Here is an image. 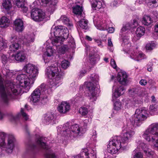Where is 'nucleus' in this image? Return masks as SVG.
Segmentation results:
<instances>
[{
    "label": "nucleus",
    "mask_w": 158,
    "mask_h": 158,
    "mask_svg": "<svg viewBox=\"0 0 158 158\" xmlns=\"http://www.w3.org/2000/svg\"><path fill=\"white\" fill-rule=\"evenodd\" d=\"M148 116V111L145 108L137 109L131 118L124 123L122 128V137L115 136L108 142L107 145L108 152L113 154L126 149L128 144L131 141L135 133L134 125L140 126L141 122L146 119Z\"/></svg>",
    "instance_id": "f257e3e1"
},
{
    "label": "nucleus",
    "mask_w": 158,
    "mask_h": 158,
    "mask_svg": "<svg viewBox=\"0 0 158 158\" xmlns=\"http://www.w3.org/2000/svg\"><path fill=\"white\" fill-rule=\"evenodd\" d=\"M25 74H19L16 78V84L10 82L6 84L5 87L3 83V80L0 75V95L2 101L7 103L10 99H16L22 88L29 89L36 79L38 74L37 68L34 65L29 63L23 69Z\"/></svg>",
    "instance_id": "f03ea898"
},
{
    "label": "nucleus",
    "mask_w": 158,
    "mask_h": 158,
    "mask_svg": "<svg viewBox=\"0 0 158 158\" xmlns=\"http://www.w3.org/2000/svg\"><path fill=\"white\" fill-rule=\"evenodd\" d=\"M47 69V74L50 79L49 83L50 86L43 83L33 91L29 99L34 105H36L39 102L40 97L42 102L46 103L51 93V88L54 87L56 88L61 84L63 73L58 67L57 63H56L53 65L48 67Z\"/></svg>",
    "instance_id": "7ed1b4c3"
},
{
    "label": "nucleus",
    "mask_w": 158,
    "mask_h": 158,
    "mask_svg": "<svg viewBox=\"0 0 158 158\" xmlns=\"http://www.w3.org/2000/svg\"><path fill=\"white\" fill-rule=\"evenodd\" d=\"M47 138L40 136L37 139L36 141V144L29 143L27 145L26 151L27 153L33 152L39 148H42L45 150V156L46 158H56L48 146L46 144Z\"/></svg>",
    "instance_id": "20e7f679"
},
{
    "label": "nucleus",
    "mask_w": 158,
    "mask_h": 158,
    "mask_svg": "<svg viewBox=\"0 0 158 158\" xmlns=\"http://www.w3.org/2000/svg\"><path fill=\"white\" fill-rule=\"evenodd\" d=\"M16 140L12 135L2 132L0 133V158L4 155L1 153V149L8 153L12 152L15 147Z\"/></svg>",
    "instance_id": "39448f33"
},
{
    "label": "nucleus",
    "mask_w": 158,
    "mask_h": 158,
    "mask_svg": "<svg viewBox=\"0 0 158 158\" xmlns=\"http://www.w3.org/2000/svg\"><path fill=\"white\" fill-rule=\"evenodd\" d=\"M143 89L140 88H133L129 90V95L133 97L131 99H127L125 102V108H134L142 103V98L144 95Z\"/></svg>",
    "instance_id": "423d86ee"
},
{
    "label": "nucleus",
    "mask_w": 158,
    "mask_h": 158,
    "mask_svg": "<svg viewBox=\"0 0 158 158\" xmlns=\"http://www.w3.org/2000/svg\"><path fill=\"white\" fill-rule=\"evenodd\" d=\"M91 122V119H85L81 123L80 126L77 124L71 125L70 127V141L73 142L82 136Z\"/></svg>",
    "instance_id": "0eeeda50"
},
{
    "label": "nucleus",
    "mask_w": 158,
    "mask_h": 158,
    "mask_svg": "<svg viewBox=\"0 0 158 158\" xmlns=\"http://www.w3.org/2000/svg\"><path fill=\"white\" fill-rule=\"evenodd\" d=\"M88 79L89 81L85 82V84L89 91L90 99L92 101H95L100 92L99 76L97 74L93 73L91 74Z\"/></svg>",
    "instance_id": "6e6552de"
},
{
    "label": "nucleus",
    "mask_w": 158,
    "mask_h": 158,
    "mask_svg": "<svg viewBox=\"0 0 158 158\" xmlns=\"http://www.w3.org/2000/svg\"><path fill=\"white\" fill-rule=\"evenodd\" d=\"M97 133L95 131H93V134L90 139L89 142L87 143V145L89 144V147L90 149L88 151L87 148L83 149L79 154L80 156L79 158H97V151L96 144L97 142Z\"/></svg>",
    "instance_id": "1a4fd4ad"
},
{
    "label": "nucleus",
    "mask_w": 158,
    "mask_h": 158,
    "mask_svg": "<svg viewBox=\"0 0 158 158\" xmlns=\"http://www.w3.org/2000/svg\"><path fill=\"white\" fill-rule=\"evenodd\" d=\"M128 37L125 36H122V46L123 48V51L128 53L130 54V57L136 61H139L143 59L146 58L145 55L142 52H140L139 54L135 53L134 51L129 50L130 48L131 47V44L129 41Z\"/></svg>",
    "instance_id": "9d476101"
},
{
    "label": "nucleus",
    "mask_w": 158,
    "mask_h": 158,
    "mask_svg": "<svg viewBox=\"0 0 158 158\" xmlns=\"http://www.w3.org/2000/svg\"><path fill=\"white\" fill-rule=\"evenodd\" d=\"M142 136L147 141L154 142L156 138L158 137V123H153L150 125Z\"/></svg>",
    "instance_id": "9b49d317"
},
{
    "label": "nucleus",
    "mask_w": 158,
    "mask_h": 158,
    "mask_svg": "<svg viewBox=\"0 0 158 158\" xmlns=\"http://www.w3.org/2000/svg\"><path fill=\"white\" fill-rule=\"evenodd\" d=\"M50 34L53 37V35L55 37L53 39L57 38L63 39V40L67 39L69 35L68 29L61 26L55 27L53 29H52Z\"/></svg>",
    "instance_id": "f8f14e48"
},
{
    "label": "nucleus",
    "mask_w": 158,
    "mask_h": 158,
    "mask_svg": "<svg viewBox=\"0 0 158 158\" xmlns=\"http://www.w3.org/2000/svg\"><path fill=\"white\" fill-rule=\"evenodd\" d=\"M65 40L63 39H54L52 40V43L53 47H55L58 52L61 54H64L69 50L68 46L66 44L62 45Z\"/></svg>",
    "instance_id": "ddd939ff"
},
{
    "label": "nucleus",
    "mask_w": 158,
    "mask_h": 158,
    "mask_svg": "<svg viewBox=\"0 0 158 158\" xmlns=\"http://www.w3.org/2000/svg\"><path fill=\"white\" fill-rule=\"evenodd\" d=\"M18 38L20 43L24 45L28 46L31 43L34 42L35 35L33 33L29 32L25 34L24 36H19Z\"/></svg>",
    "instance_id": "4468645a"
},
{
    "label": "nucleus",
    "mask_w": 158,
    "mask_h": 158,
    "mask_svg": "<svg viewBox=\"0 0 158 158\" xmlns=\"http://www.w3.org/2000/svg\"><path fill=\"white\" fill-rule=\"evenodd\" d=\"M31 17L33 20H39V19H48L49 17H46L45 13L41 10L37 8H33L31 12Z\"/></svg>",
    "instance_id": "2eb2a0df"
},
{
    "label": "nucleus",
    "mask_w": 158,
    "mask_h": 158,
    "mask_svg": "<svg viewBox=\"0 0 158 158\" xmlns=\"http://www.w3.org/2000/svg\"><path fill=\"white\" fill-rule=\"evenodd\" d=\"M8 58L9 60H10V62L15 60L21 62L26 59V56L24 52L22 51L18 52L15 54L14 53H10Z\"/></svg>",
    "instance_id": "dca6fc26"
},
{
    "label": "nucleus",
    "mask_w": 158,
    "mask_h": 158,
    "mask_svg": "<svg viewBox=\"0 0 158 158\" xmlns=\"http://www.w3.org/2000/svg\"><path fill=\"white\" fill-rule=\"evenodd\" d=\"M10 41L11 44L9 47V54L10 53H13L18 50L20 47V44H19V38H17L16 36H12L11 38Z\"/></svg>",
    "instance_id": "f3484780"
},
{
    "label": "nucleus",
    "mask_w": 158,
    "mask_h": 158,
    "mask_svg": "<svg viewBox=\"0 0 158 158\" xmlns=\"http://www.w3.org/2000/svg\"><path fill=\"white\" fill-rule=\"evenodd\" d=\"M43 5L48 6V11L52 13L56 8V6L57 3L56 0H41Z\"/></svg>",
    "instance_id": "a211bd4d"
},
{
    "label": "nucleus",
    "mask_w": 158,
    "mask_h": 158,
    "mask_svg": "<svg viewBox=\"0 0 158 158\" xmlns=\"http://www.w3.org/2000/svg\"><path fill=\"white\" fill-rule=\"evenodd\" d=\"M57 132L58 136L61 135L63 136H68L69 131V123L67 122L64 124L63 126H60L57 127Z\"/></svg>",
    "instance_id": "6ab92c4d"
},
{
    "label": "nucleus",
    "mask_w": 158,
    "mask_h": 158,
    "mask_svg": "<svg viewBox=\"0 0 158 158\" xmlns=\"http://www.w3.org/2000/svg\"><path fill=\"white\" fill-rule=\"evenodd\" d=\"M115 83L113 86V89H115L114 92L113 93L112 96V101H115L116 98L123 94L125 92V89L123 86H120L119 87L116 88Z\"/></svg>",
    "instance_id": "aec40b11"
},
{
    "label": "nucleus",
    "mask_w": 158,
    "mask_h": 158,
    "mask_svg": "<svg viewBox=\"0 0 158 158\" xmlns=\"http://www.w3.org/2000/svg\"><path fill=\"white\" fill-rule=\"evenodd\" d=\"M93 23L98 29L102 31L106 30L107 27L110 26L106 20H93Z\"/></svg>",
    "instance_id": "412c9836"
},
{
    "label": "nucleus",
    "mask_w": 158,
    "mask_h": 158,
    "mask_svg": "<svg viewBox=\"0 0 158 158\" xmlns=\"http://www.w3.org/2000/svg\"><path fill=\"white\" fill-rule=\"evenodd\" d=\"M138 22L137 20H131L128 23L123 24L121 29L120 32L123 33L127 30H130L131 28H134L138 25Z\"/></svg>",
    "instance_id": "4be33fe9"
},
{
    "label": "nucleus",
    "mask_w": 158,
    "mask_h": 158,
    "mask_svg": "<svg viewBox=\"0 0 158 158\" xmlns=\"http://www.w3.org/2000/svg\"><path fill=\"white\" fill-rule=\"evenodd\" d=\"M44 122L47 124L51 123L52 124H56L57 121L56 119V116L52 113L48 112L45 115L44 117Z\"/></svg>",
    "instance_id": "5701e85b"
},
{
    "label": "nucleus",
    "mask_w": 158,
    "mask_h": 158,
    "mask_svg": "<svg viewBox=\"0 0 158 158\" xmlns=\"http://www.w3.org/2000/svg\"><path fill=\"white\" fill-rule=\"evenodd\" d=\"M117 79L119 83L123 85H126L128 83L127 75L125 71H121L118 73Z\"/></svg>",
    "instance_id": "b1692460"
},
{
    "label": "nucleus",
    "mask_w": 158,
    "mask_h": 158,
    "mask_svg": "<svg viewBox=\"0 0 158 158\" xmlns=\"http://www.w3.org/2000/svg\"><path fill=\"white\" fill-rule=\"evenodd\" d=\"M57 109L60 113H65L69 110V104L67 102L62 101L59 104Z\"/></svg>",
    "instance_id": "393cba45"
},
{
    "label": "nucleus",
    "mask_w": 158,
    "mask_h": 158,
    "mask_svg": "<svg viewBox=\"0 0 158 158\" xmlns=\"http://www.w3.org/2000/svg\"><path fill=\"white\" fill-rule=\"evenodd\" d=\"M90 2L92 8L95 10L100 9L104 5L102 0H90Z\"/></svg>",
    "instance_id": "a878e982"
},
{
    "label": "nucleus",
    "mask_w": 158,
    "mask_h": 158,
    "mask_svg": "<svg viewBox=\"0 0 158 158\" xmlns=\"http://www.w3.org/2000/svg\"><path fill=\"white\" fill-rule=\"evenodd\" d=\"M14 24L17 31L22 32L24 30V27L23 20H14Z\"/></svg>",
    "instance_id": "bb28decb"
},
{
    "label": "nucleus",
    "mask_w": 158,
    "mask_h": 158,
    "mask_svg": "<svg viewBox=\"0 0 158 158\" xmlns=\"http://www.w3.org/2000/svg\"><path fill=\"white\" fill-rule=\"evenodd\" d=\"M76 45L74 38L70 36V52L71 51L72 54L70 55V60L73 59V56L75 52Z\"/></svg>",
    "instance_id": "cd10ccee"
},
{
    "label": "nucleus",
    "mask_w": 158,
    "mask_h": 158,
    "mask_svg": "<svg viewBox=\"0 0 158 158\" xmlns=\"http://www.w3.org/2000/svg\"><path fill=\"white\" fill-rule=\"evenodd\" d=\"M73 12L74 14L81 16L83 9L81 6L76 5V6L73 7Z\"/></svg>",
    "instance_id": "c85d7f7f"
},
{
    "label": "nucleus",
    "mask_w": 158,
    "mask_h": 158,
    "mask_svg": "<svg viewBox=\"0 0 158 158\" xmlns=\"http://www.w3.org/2000/svg\"><path fill=\"white\" fill-rule=\"evenodd\" d=\"M85 52L87 55L89 54L90 57H92L93 55L94 54V48L90 47L88 45L85 44Z\"/></svg>",
    "instance_id": "c756f323"
},
{
    "label": "nucleus",
    "mask_w": 158,
    "mask_h": 158,
    "mask_svg": "<svg viewBox=\"0 0 158 158\" xmlns=\"http://www.w3.org/2000/svg\"><path fill=\"white\" fill-rule=\"evenodd\" d=\"M145 32V28L142 26H140L137 28L135 33L137 37L140 38L144 35Z\"/></svg>",
    "instance_id": "7c9ffc66"
},
{
    "label": "nucleus",
    "mask_w": 158,
    "mask_h": 158,
    "mask_svg": "<svg viewBox=\"0 0 158 158\" xmlns=\"http://www.w3.org/2000/svg\"><path fill=\"white\" fill-rule=\"evenodd\" d=\"M147 2L149 7L153 8L158 6V0H148Z\"/></svg>",
    "instance_id": "2f4dec72"
},
{
    "label": "nucleus",
    "mask_w": 158,
    "mask_h": 158,
    "mask_svg": "<svg viewBox=\"0 0 158 158\" xmlns=\"http://www.w3.org/2000/svg\"><path fill=\"white\" fill-rule=\"evenodd\" d=\"M78 112L82 116H85L88 113L89 110L87 107L83 106L79 108Z\"/></svg>",
    "instance_id": "473e14b6"
},
{
    "label": "nucleus",
    "mask_w": 158,
    "mask_h": 158,
    "mask_svg": "<svg viewBox=\"0 0 158 158\" xmlns=\"http://www.w3.org/2000/svg\"><path fill=\"white\" fill-rule=\"evenodd\" d=\"M54 52L52 47L49 46L47 45L46 51L44 52V55L47 56L48 57H50L52 56Z\"/></svg>",
    "instance_id": "72a5a7b5"
},
{
    "label": "nucleus",
    "mask_w": 158,
    "mask_h": 158,
    "mask_svg": "<svg viewBox=\"0 0 158 158\" xmlns=\"http://www.w3.org/2000/svg\"><path fill=\"white\" fill-rule=\"evenodd\" d=\"M2 6L6 10H9L11 7V4L10 0H5L2 3Z\"/></svg>",
    "instance_id": "f704fd0d"
},
{
    "label": "nucleus",
    "mask_w": 158,
    "mask_h": 158,
    "mask_svg": "<svg viewBox=\"0 0 158 158\" xmlns=\"http://www.w3.org/2000/svg\"><path fill=\"white\" fill-rule=\"evenodd\" d=\"M107 24H108V25H110V26L107 27V29L106 30L108 31L109 33H113L115 30L114 28L113 27L114 25L110 21H108Z\"/></svg>",
    "instance_id": "c9c22d12"
},
{
    "label": "nucleus",
    "mask_w": 158,
    "mask_h": 158,
    "mask_svg": "<svg viewBox=\"0 0 158 158\" xmlns=\"http://www.w3.org/2000/svg\"><path fill=\"white\" fill-rule=\"evenodd\" d=\"M88 20H80L79 22V26L83 29H86L88 28Z\"/></svg>",
    "instance_id": "e433bc0d"
},
{
    "label": "nucleus",
    "mask_w": 158,
    "mask_h": 158,
    "mask_svg": "<svg viewBox=\"0 0 158 158\" xmlns=\"http://www.w3.org/2000/svg\"><path fill=\"white\" fill-rule=\"evenodd\" d=\"M20 115V114H18L16 115L15 116L12 114L10 113L9 114V117L11 121L14 122L19 118Z\"/></svg>",
    "instance_id": "4c0bfd02"
},
{
    "label": "nucleus",
    "mask_w": 158,
    "mask_h": 158,
    "mask_svg": "<svg viewBox=\"0 0 158 158\" xmlns=\"http://www.w3.org/2000/svg\"><path fill=\"white\" fill-rule=\"evenodd\" d=\"M156 45L155 44L154 42L149 43L146 45L145 48L147 50L150 51L152 50Z\"/></svg>",
    "instance_id": "58836bf2"
},
{
    "label": "nucleus",
    "mask_w": 158,
    "mask_h": 158,
    "mask_svg": "<svg viewBox=\"0 0 158 158\" xmlns=\"http://www.w3.org/2000/svg\"><path fill=\"white\" fill-rule=\"evenodd\" d=\"M144 152L146 155L148 157L153 155L154 153L153 151H152L151 149L148 148H147L146 149H144Z\"/></svg>",
    "instance_id": "ea45409f"
},
{
    "label": "nucleus",
    "mask_w": 158,
    "mask_h": 158,
    "mask_svg": "<svg viewBox=\"0 0 158 158\" xmlns=\"http://www.w3.org/2000/svg\"><path fill=\"white\" fill-rule=\"evenodd\" d=\"M137 148L138 149L141 148L144 151V149L148 148L146 144L142 142L141 141H139L137 143Z\"/></svg>",
    "instance_id": "a19ab883"
},
{
    "label": "nucleus",
    "mask_w": 158,
    "mask_h": 158,
    "mask_svg": "<svg viewBox=\"0 0 158 158\" xmlns=\"http://www.w3.org/2000/svg\"><path fill=\"white\" fill-rule=\"evenodd\" d=\"M10 23L9 20H0V27H7Z\"/></svg>",
    "instance_id": "79ce46f5"
},
{
    "label": "nucleus",
    "mask_w": 158,
    "mask_h": 158,
    "mask_svg": "<svg viewBox=\"0 0 158 158\" xmlns=\"http://www.w3.org/2000/svg\"><path fill=\"white\" fill-rule=\"evenodd\" d=\"M143 24L144 25L151 27L153 25V20H141Z\"/></svg>",
    "instance_id": "37998d69"
},
{
    "label": "nucleus",
    "mask_w": 158,
    "mask_h": 158,
    "mask_svg": "<svg viewBox=\"0 0 158 158\" xmlns=\"http://www.w3.org/2000/svg\"><path fill=\"white\" fill-rule=\"evenodd\" d=\"M25 0H16V4L18 7H22L24 6Z\"/></svg>",
    "instance_id": "c03bdc74"
},
{
    "label": "nucleus",
    "mask_w": 158,
    "mask_h": 158,
    "mask_svg": "<svg viewBox=\"0 0 158 158\" xmlns=\"http://www.w3.org/2000/svg\"><path fill=\"white\" fill-rule=\"evenodd\" d=\"M121 103L118 101H116L114 104V109L116 110H119L121 109Z\"/></svg>",
    "instance_id": "a18cd8bd"
},
{
    "label": "nucleus",
    "mask_w": 158,
    "mask_h": 158,
    "mask_svg": "<svg viewBox=\"0 0 158 158\" xmlns=\"http://www.w3.org/2000/svg\"><path fill=\"white\" fill-rule=\"evenodd\" d=\"M149 110L150 113L151 112L158 111V106L156 105H151L150 106Z\"/></svg>",
    "instance_id": "49530a36"
},
{
    "label": "nucleus",
    "mask_w": 158,
    "mask_h": 158,
    "mask_svg": "<svg viewBox=\"0 0 158 158\" xmlns=\"http://www.w3.org/2000/svg\"><path fill=\"white\" fill-rule=\"evenodd\" d=\"M21 114L22 115L23 119L25 120H27L29 118V116L25 112H24L23 109H21Z\"/></svg>",
    "instance_id": "de8ad7c7"
},
{
    "label": "nucleus",
    "mask_w": 158,
    "mask_h": 158,
    "mask_svg": "<svg viewBox=\"0 0 158 158\" xmlns=\"http://www.w3.org/2000/svg\"><path fill=\"white\" fill-rule=\"evenodd\" d=\"M68 66V61L64 60L61 63V66L64 69H66Z\"/></svg>",
    "instance_id": "09e8293b"
},
{
    "label": "nucleus",
    "mask_w": 158,
    "mask_h": 158,
    "mask_svg": "<svg viewBox=\"0 0 158 158\" xmlns=\"http://www.w3.org/2000/svg\"><path fill=\"white\" fill-rule=\"evenodd\" d=\"M87 69L83 68L81 70L79 73L78 76L80 78H81L83 76L85 75V74L86 73Z\"/></svg>",
    "instance_id": "8fccbe9b"
},
{
    "label": "nucleus",
    "mask_w": 158,
    "mask_h": 158,
    "mask_svg": "<svg viewBox=\"0 0 158 158\" xmlns=\"http://www.w3.org/2000/svg\"><path fill=\"white\" fill-rule=\"evenodd\" d=\"M141 19L142 20H151L152 18L150 15L146 14H143Z\"/></svg>",
    "instance_id": "3c124183"
},
{
    "label": "nucleus",
    "mask_w": 158,
    "mask_h": 158,
    "mask_svg": "<svg viewBox=\"0 0 158 158\" xmlns=\"http://www.w3.org/2000/svg\"><path fill=\"white\" fill-rule=\"evenodd\" d=\"M153 63L152 62H149L147 65V70L149 72H151L152 70V66Z\"/></svg>",
    "instance_id": "603ef678"
},
{
    "label": "nucleus",
    "mask_w": 158,
    "mask_h": 158,
    "mask_svg": "<svg viewBox=\"0 0 158 158\" xmlns=\"http://www.w3.org/2000/svg\"><path fill=\"white\" fill-rule=\"evenodd\" d=\"M134 158H143V156L141 152H138L134 155Z\"/></svg>",
    "instance_id": "864d4df0"
},
{
    "label": "nucleus",
    "mask_w": 158,
    "mask_h": 158,
    "mask_svg": "<svg viewBox=\"0 0 158 158\" xmlns=\"http://www.w3.org/2000/svg\"><path fill=\"white\" fill-rule=\"evenodd\" d=\"M152 14V18L154 19L158 20V11H153Z\"/></svg>",
    "instance_id": "5fc2aeb1"
},
{
    "label": "nucleus",
    "mask_w": 158,
    "mask_h": 158,
    "mask_svg": "<svg viewBox=\"0 0 158 158\" xmlns=\"http://www.w3.org/2000/svg\"><path fill=\"white\" fill-rule=\"evenodd\" d=\"M110 65L113 68L115 69L117 67V65L114 60L111 59L110 61Z\"/></svg>",
    "instance_id": "6e6d98bb"
},
{
    "label": "nucleus",
    "mask_w": 158,
    "mask_h": 158,
    "mask_svg": "<svg viewBox=\"0 0 158 158\" xmlns=\"http://www.w3.org/2000/svg\"><path fill=\"white\" fill-rule=\"evenodd\" d=\"M118 2L117 1L114 0L110 3V6L112 7H116L118 5Z\"/></svg>",
    "instance_id": "4d7b16f0"
},
{
    "label": "nucleus",
    "mask_w": 158,
    "mask_h": 158,
    "mask_svg": "<svg viewBox=\"0 0 158 158\" xmlns=\"http://www.w3.org/2000/svg\"><path fill=\"white\" fill-rule=\"evenodd\" d=\"M147 81L144 79H141L139 82V84L142 85H145L147 84Z\"/></svg>",
    "instance_id": "13d9d810"
},
{
    "label": "nucleus",
    "mask_w": 158,
    "mask_h": 158,
    "mask_svg": "<svg viewBox=\"0 0 158 158\" xmlns=\"http://www.w3.org/2000/svg\"><path fill=\"white\" fill-rule=\"evenodd\" d=\"M154 31L156 34L157 35L156 39L158 38V23L155 25L154 27ZM156 39V38H155Z\"/></svg>",
    "instance_id": "bf43d9fd"
},
{
    "label": "nucleus",
    "mask_w": 158,
    "mask_h": 158,
    "mask_svg": "<svg viewBox=\"0 0 158 158\" xmlns=\"http://www.w3.org/2000/svg\"><path fill=\"white\" fill-rule=\"evenodd\" d=\"M94 41L97 44L98 46L100 47H102V45L101 44L102 42L100 40L96 39H94Z\"/></svg>",
    "instance_id": "052dcab7"
},
{
    "label": "nucleus",
    "mask_w": 158,
    "mask_h": 158,
    "mask_svg": "<svg viewBox=\"0 0 158 158\" xmlns=\"http://www.w3.org/2000/svg\"><path fill=\"white\" fill-rule=\"evenodd\" d=\"M48 57L47 56H45L44 55V56H43L44 61L46 63L49 61V59H48Z\"/></svg>",
    "instance_id": "680f3d73"
},
{
    "label": "nucleus",
    "mask_w": 158,
    "mask_h": 158,
    "mask_svg": "<svg viewBox=\"0 0 158 158\" xmlns=\"http://www.w3.org/2000/svg\"><path fill=\"white\" fill-rule=\"evenodd\" d=\"M4 45V43L2 38L0 37V48H2Z\"/></svg>",
    "instance_id": "e2e57ef3"
},
{
    "label": "nucleus",
    "mask_w": 158,
    "mask_h": 158,
    "mask_svg": "<svg viewBox=\"0 0 158 158\" xmlns=\"http://www.w3.org/2000/svg\"><path fill=\"white\" fill-rule=\"evenodd\" d=\"M140 18L139 16L137 15H134L133 16V20H137L139 19Z\"/></svg>",
    "instance_id": "0e129e2a"
},
{
    "label": "nucleus",
    "mask_w": 158,
    "mask_h": 158,
    "mask_svg": "<svg viewBox=\"0 0 158 158\" xmlns=\"http://www.w3.org/2000/svg\"><path fill=\"white\" fill-rule=\"evenodd\" d=\"M2 60L3 62L5 63L6 61L7 58L5 55H3L2 57Z\"/></svg>",
    "instance_id": "69168bd1"
},
{
    "label": "nucleus",
    "mask_w": 158,
    "mask_h": 158,
    "mask_svg": "<svg viewBox=\"0 0 158 158\" xmlns=\"http://www.w3.org/2000/svg\"><path fill=\"white\" fill-rule=\"evenodd\" d=\"M85 39L89 41H91L92 40V38L88 35L86 36Z\"/></svg>",
    "instance_id": "338daca9"
},
{
    "label": "nucleus",
    "mask_w": 158,
    "mask_h": 158,
    "mask_svg": "<svg viewBox=\"0 0 158 158\" xmlns=\"http://www.w3.org/2000/svg\"><path fill=\"white\" fill-rule=\"evenodd\" d=\"M21 8L24 12H26L28 10V8L26 6H24Z\"/></svg>",
    "instance_id": "774afa93"
}]
</instances>
